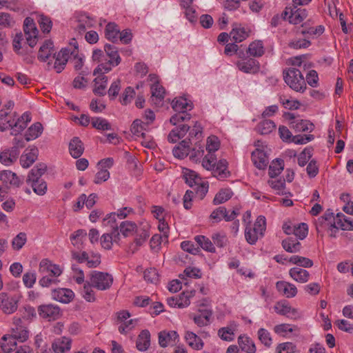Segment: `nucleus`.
Here are the masks:
<instances>
[{
  "instance_id": "1",
  "label": "nucleus",
  "mask_w": 353,
  "mask_h": 353,
  "mask_svg": "<svg viewBox=\"0 0 353 353\" xmlns=\"http://www.w3.org/2000/svg\"><path fill=\"white\" fill-rule=\"evenodd\" d=\"M14 327L12 328L11 334L3 336L1 347L4 352H10L17 349V341L23 343L29 338V332L23 323L22 319L14 318Z\"/></svg>"
},
{
  "instance_id": "2",
  "label": "nucleus",
  "mask_w": 353,
  "mask_h": 353,
  "mask_svg": "<svg viewBox=\"0 0 353 353\" xmlns=\"http://www.w3.org/2000/svg\"><path fill=\"white\" fill-rule=\"evenodd\" d=\"M46 168L43 163L37 165L30 170L26 179V183L32 186L33 191L38 195H44L47 191L46 182L41 179Z\"/></svg>"
},
{
  "instance_id": "3",
  "label": "nucleus",
  "mask_w": 353,
  "mask_h": 353,
  "mask_svg": "<svg viewBox=\"0 0 353 353\" xmlns=\"http://www.w3.org/2000/svg\"><path fill=\"white\" fill-rule=\"evenodd\" d=\"M104 50L106 56L109 57V60L105 63L99 64L94 70L93 74H103L110 72L112 67L118 65L121 61L119 54L117 48L114 45L105 44L104 46Z\"/></svg>"
},
{
  "instance_id": "4",
  "label": "nucleus",
  "mask_w": 353,
  "mask_h": 353,
  "mask_svg": "<svg viewBox=\"0 0 353 353\" xmlns=\"http://www.w3.org/2000/svg\"><path fill=\"white\" fill-rule=\"evenodd\" d=\"M285 82L296 92H303L306 89V83L303 76L299 69L289 68L283 70Z\"/></svg>"
},
{
  "instance_id": "5",
  "label": "nucleus",
  "mask_w": 353,
  "mask_h": 353,
  "mask_svg": "<svg viewBox=\"0 0 353 353\" xmlns=\"http://www.w3.org/2000/svg\"><path fill=\"white\" fill-rule=\"evenodd\" d=\"M112 282V276L108 273L92 271L90 274V283L97 290H106L111 287Z\"/></svg>"
},
{
  "instance_id": "6",
  "label": "nucleus",
  "mask_w": 353,
  "mask_h": 353,
  "mask_svg": "<svg viewBox=\"0 0 353 353\" xmlns=\"http://www.w3.org/2000/svg\"><path fill=\"white\" fill-rule=\"evenodd\" d=\"M314 21L311 19L307 20L297 28L296 33L305 37L307 39H314L321 36L325 30L324 26L319 25L313 26Z\"/></svg>"
},
{
  "instance_id": "7",
  "label": "nucleus",
  "mask_w": 353,
  "mask_h": 353,
  "mask_svg": "<svg viewBox=\"0 0 353 353\" xmlns=\"http://www.w3.org/2000/svg\"><path fill=\"white\" fill-rule=\"evenodd\" d=\"M279 134L283 141L293 142L296 144H305L314 139L313 135H296L292 136L289 129L283 125L279 126Z\"/></svg>"
},
{
  "instance_id": "8",
  "label": "nucleus",
  "mask_w": 353,
  "mask_h": 353,
  "mask_svg": "<svg viewBox=\"0 0 353 353\" xmlns=\"http://www.w3.org/2000/svg\"><path fill=\"white\" fill-rule=\"evenodd\" d=\"M24 36L26 43L33 48L37 42L38 30L32 19L27 17L23 23Z\"/></svg>"
},
{
  "instance_id": "9",
  "label": "nucleus",
  "mask_w": 353,
  "mask_h": 353,
  "mask_svg": "<svg viewBox=\"0 0 353 353\" xmlns=\"http://www.w3.org/2000/svg\"><path fill=\"white\" fill-rule=\"evenodd\" d=\"M18 299L6 292L0 293V310L6 314L14 313L18 307Z\"/></svg>"
},
{
  "instance_id": "10",
  "label": "nucleus",
  "mask_w": 353,
  "mask_h": 353,
  "mask_svg": "<svg viewBox=\"0 0 353 353\" xmlns=\"http://www.w3.org/2000/svg\"><path fill=\"white\" fill-rule=\"evenodd\" d=\"M0 180L7 187L17 188L23 183V179L10 170L0 172Z\"/></svg>"
},
{
  "instance_id": "11",
  "label": "nucleus",
  "mask_w": 353,
  "mask_h": 353,
  "mask_svg": "<svg viewBox=\"0 0 353 353\" xmlns=\"http://www.w3.org/2000/svg\"><path fill=\"white\" fill-rule=\"evenodd\" d=\"M39 314L49 320L57 319L61 316V310L57 305L52 304L41 305L38 308Z\"/></svg>"
},
{
  "instance_id": "12",
  "label": "nucleus",
  "mask_w": 353,
  "mask_h": 353,
  "mask_svg": "<svg viewBox=\"0 0 353 353\" xmlns=\"http://www.w3.org/2000/svg\"><path fill=\"white\" fill-rule=\"evenodd\" d=\"M49 272H51L52 276H59L62 273V270L59 265L52 263L47 259H42L39 267V274L41 275H48Z\"/></svg>"
},
{
  "instance_id": "13",
  "label": "nucleus",
  "mask_w": 353,
  "mask_h": 353,
  "mask_svg": "<svg viewBox=\"0 0 353 353\" xmlns=\"http://www.w3.org/2000/svg\"><path fill=\"white\" fill-rule=\"evenodd\" d=\"M133 212L131 208L125 207L118 210V212L110 213L103 219V223L104 225L110 224L112 228H118L117 224L115 223L116 218L118 217L121 219H125L127 216Z\"/></svg>"
},
{
  "instance_id": "14",
  "label": "nucleus",
  "mask_w": 353,
  "mask_h": 353,
  "mask_svg": "<svg viewBox=\"0 0 353 353\" xmlns=\"http://www.w3.org/2000/svg\"><path fill=\"white\" fill-rule=\"evenodd\" d=\"M159 343L161 347L174 345L179 341V334L176 331H161L159 333Z\"/></svg>"
},
{
  "instance_id": "15",
  "label": "nucleus",
  "mask_w": 353,
  "mask_h": 353,
  "mask_svg": "<svg viewBox=\"0 0 353 353\" xmlns=\"http://www.w3.org/2000/svg\"><path fill=\"white\" fill-rule=\"evenodd\" d=\"M236 65L239 70L245 73L255 74L260 68L259 61L252 58L241 59L237 61Z\"/></svg>"
},
{
  "instance_id": "16",
  "label": "nucleus",
  "mask_w": 353,
  "mask_h": 353,
  "mask_svg": "<svg viewBox=\"0 0 353 353\" xmlns=\"http://www.w3.org/2000/svg\"><path fill=\"white\" fill-rule=\"evenodd\" d=\"M286 116L288 119L292 121L290 122L291 128L296 132L312 131L314 125L308 121L303 119L295 120V117L292 113H288Z\"/></svg>"
},
{
  "instance_id": "17",
  "label": "nucleus",
  "mask_w": 353,
  "mask_h": 353,
  "mask_svg": "<svg viewBox=\"0 0 353 353\" xmlns=\"http://www.w3.org/2000/svg\"><path fill=\"white\" fill-rule=\"evenodd\" d=\"M136 238L134 239V243L132 244L130 246V250H132V253H134L135 251L138 249V248L142 245L144 242L147 240V239L150 236V233L148 231V225H144L143 227H137L136 231Z\"/></svg>"
},
{
  "instance_id": "18",
  "label": "nucleus",
  "mask_w": 353,
  "mask_h": 353,
  "mask_svg": "<svg viewBox=\"0 0 353 353\" xmlns=\"http://www.w3.org/2000/svg\"><path fill=\"white\" fill-rule=\"evenodd\" d=\"M239 213V209H234L232 211L231 214H228L225 208L219 207L212 212L210 218L216 221H220L222 218L226 221H230L234 220Z\"/></svg>"
},
{
  "instance_id": "19",
  "label": "nucleus",
  "mask_w": 353,
  "mask_h": 353,
  "mask_svg": "<svg viewBox=\"0 0 353 353\" xmlns=\"http://www.w3.org/2000/svg\"><path fill=\"white\" fill-rule=\"evenodd\" d=\"M288 12L289 22L294 25L302 23L307 17V11L305 8H297L292 6V8H288Z\"/></svg>"
},
{
  "instance_id": "20",
  "label": "nucleus",
  "mask_w": 353,
  "mask_h": 353,
  "mask_svg": "<svg viewBox=\"0 0 353 353\" xmlns=\"http://www.w3.org/2000/svg\"><path fill=\"white\" fill-rule=\"evenodd\" d=\"M52 296L57 301L68 303L73 300L74 294L68 288H58L52 290Z\"/></svg>"
},
{
  "instance_id": "21",
  "label": "nucleus",
  "mask_w": 353,
  "mask_h": 353,
  "mask_svg": "<svg viewBox=\"0 0 353 353\" xmlns=\"http://www.w3.org/2000/svg\"><path fill=\"white\" fill-rule=\"evenodd\" d=\"M330 228L334 229H341L343 230H353V225L351 221L345 218L342 213H338L332 222H330Z\"/></svg>"
},
{
  "instance_id": "22",
  "label": "nucleus",
  "mask_w": 353,
  "mask_h": 353,
  "mask_svg": "<svg viewBox=\"0 0 353 353\" xmlns=\"http://www.w3.org/2000/svg\"><path fill=\"white\" fill-rule=\"evenodd\" d=\"M38 149L37 148H27L21 156L20 163L23 168H29L37 159Z\"/></svg>"
},
{
  "instance_id": "23",
  "label": "nucleus",
  "mask_w": 353,
  "mask_h": 353,
  "mask_svg": "<svg viewBox=\"0 0 353 353\" xmlns=\"http://www.w3.org/2000/svg\"><path fill=\"white\" fill-rule=\"evenodd\" d=\"M151 101L157 106L160 107L163 105L165 97V90L159 83H153L150 88Z\"/></svg>"
},
{
  "instance_id": "24",
  "label": "nucleus",
  "mask_w": 353,
  "mask_h": 353,
  "mask_svg": "<svg viewBox=\"0 0 353 353\" xmlns=\"http://www.w3.org/2000/svg\"><path fill=\"white\" fill-rule=\"evenodd\" d=\"M72 340L63 336L56 339L52 344V348L55 353H65L71 349Z\"/></svg>"
},
{
  "instance_id": "25",
  "label": "nucleus",
  "mask_w": 353,
  "mask_h": 353,
  "mask_svg": "<svg viewBox=\"0 0 353 353\" xmlns=\"http://www.w3.org/2000/svg\"><path fill=\"white\" fill-rule=\"evenodd\" d=\"M276 290L287 298H292L297 294L296 286L284 281H280L276 283Z\"/></svg>"
},
{
  "instance_id": "26",
  "label": "nucleus",
  "mask_w": 353,
  "mask_h": 353,
  "mask_svg": "<svg viewBox=\"0 0 353 353\" xmlns=\"http://www.w3.org/2000/svg\"><path fill=\"white\" fill-rule=\"evenodd\" d=\"M30 121L31 117L28 112L23 113L16 122L11 120V123H12V126L10 127L12 129L11 134L16 136L20 133L26 128L27 123Z\"/></svg>"
},
{
  "instance_id": "27",
  "label": "nucleus",
  "mask_w": 353,
  "mask_h": 353,
  "mask_svg": "<svg viewBox=\"0 0 353 353\" xmlns=\"http://www.w3.org/2000/svg\"><path fill=\"white\" fill-rule=\"evenodd\" d=\"M192 144L191 139L182 141L179 145L174 148L173 155L179 159H183L190 154V145Z\"/></svg>"
},
{
  "instance_id": "28",
  "label": "nucleus",
  "mask_w": 353,
  "mask_h": 353,
  "mask_svg": "<svg viewBox=\"0 0 353 353\" xmlns=\"http://www.w3.org/2000/svg\"><path fill=\"white\" fill-rule=\"evenodd\" d=\"M252 160L254 165L260 170L265 169L268 164V160L265 153L259 149H256L255 151L252 152Z\"/></svg>"
},
{
  "instance_id": "29",
  "label": "nucleus",
  "mask_w": 353,
  "mask_h": 353,
  "mask_svg": "<svg viewBox=\"0 0 353 353\" xmlns=\"http://www.w3.org/2000/svg\"><path fill=\"white\" fill-rule=\"evenodd\" d=\"M275 312L290 318H296L298 312L295 308H292L288 304L283 302H277L274 307Z\"/></svg>"
},
{
  "instance_id": "30",
  "label": "nucleus",
  "mask_w": 353,
  "mask_h": 353,
  "mask_svg": "<svg viewBox=\"0 0 353 353\" xmlns=\"http://www.w3.org/2000/svg\"><path fill=\"white\" fill-rule=\"evenodd\" d=\"M19 151L15 148L6 150L0 153V162L6 165H10L17 161Z\"/></svg>"
},
{
  "instance_id": "31",
  "label": "nucleus",
  "mask_w": 353,
  "mask_h": 353,
  "mask_svg": "<svg viewBox=\"0 0 353 353\" xmlns=\"http://www.w3.org/2000/svg\"><path fill=\"white\" fill-rule=\"evenodd\" d=\"M230 36L235 42H241L249 37V30H247L241 25L234 24Z\"/></svg>"
},
{
  "instance_id": "32",
  "label": "nucleus",
  "mask_w": 353,
  "mask_h": 353,
  "mask_svg": "<svg viewBox=\"0 0 353 353\" xmlns=\"http://www.w3.org/2000/svg\"><path fill=\"white\" fill-rule=\"evenodd\" d=\"M69 151L71 156L75 159L81 156L84 146L79 137H74L69 143Z\"/></svg>"
},
{
  "instance_id": "33",
  "label": "nucleus",
  "mask_w": 353,
  "mask_h": 353,
  "mask_svg": "<svg viewBox=\"0 0 353 353\" xmlns=\"http://www.w3.org/2000/svg\"><path fill=\"white\" fill-rule=\"evenodd\" d=\"M289 274L294 281L299 283H306L310 279L308 271L298 267L291 268Z\"/></svg>"
},
{
  "instance_id": "34",
  "label": "nucleus",
  "mask_w": 353,
  "mask_h": 353,
  "mask_svg": "<svg viewBox=\"0 0 353 353\" xmlns=\"http://www.w3.org/2000/svg\"><path fill=\"white\" fill-rule=\"evenodd\" d=\"M185 340L188 345L194 350H199L203 347L201 339L192 332L188 331L185 332Z\"/></svg>"
},
{
  "instance_id": "35",
  "label": "nucleus",
  "mask_w": 353,
  "mask_h": 353,
  "mask_svg": "<svg viewBox=\"0 0 353 353\" xmlns=\"http://www.w3.org/2000/svg\"><path fill=\"white\" fill-rule=\"evenodd\" d=\"M172 107L176 112L190 110L193 105L191 101L184 97L175 98L172 102Z\"/></svg>"
},
{
  "instance_id": "36",
  "label": "nucleus",
  "mask_w": 353,
  "mask_h": 353,
  "mask_svg": "<svg viewBox=\"0 0 353 353\" xmlns=\"http://www.w3.org/2000/svg\"><path fill=\"white\" fill-rule=\"evenodd\" d=\"M283 248L288 252L296 253L301 250L300 242L294 237H288L282 241Z\"/></svg>"
},
{
  "instance_id": "37",
  "label": "nucleus",
  "mask_w": 353,
  "mask_h": 353,
  "mask_svg": "<svg viewBox=\"0 0 353 353\" xmlns=\"http://www.w3.org/2000/svg\"><path fill=\"white\" fill-rule=\"evenodd\" d=\"M150 345V334L148 330L141 331L137 340V347L140 351H145Z\"/></svg>"
},
{
  "instance_id": "38",
  "label": "nucleus",
  "mask_w": 353,
  "mask_h": 353,
  "mask_svg": "<svg viewBox=\"0 0 353 353\" xmlns=\"http://www.w3.org/2000/svg\"><path fill=\"white\" fill-rule=\"evenodd\" d=\"M108 82L107 77L104 75H100L94 79V88L93 92L95 94L99 96H103L105 94V89Z\"/></svg>"
},
{
  "instance_id": "39",
  "label": "nucleus",
  "mask_w": 353,
  "mask_h": 353,
  "mask_svg": "<svg viewBox=\"0 0 353 353\" xmlns=\"http://www.w3.org/2000/svg\"><path fill=\"white\" fill-rule=\"evenodd\" d=\"M43 130L41 123L37 122L32 124L26 132L25 140L29 141L37 139L41 134Z\"/></svg>"
},
{
  "instance_id": "40",
  "label": "nucleus",
  "mask_w": 353,
  "mask_h": 353,
  "mask_svg": "<svg viewBox=\"0 0 353 353\" xmlns=\"http://www.w3.org/2000/svg\"><path fill=\"white\" fill-rule=\"evenodd\" d=\"M53 52V43L50 40H47L40 47L38 59L41 61H46Z\"/></svg>"
},
{
  "instance_id": "41",
  "label": "nucleus",
  "mask_w": 353,
  "mask_h": 353,
  "mask_svg": "<svg viewBox=\"0 0 353 353\" xmlns=\"http://www.w3.org/2000/svg\"><path fill=\"white\" fill-rule=\"evenodd\" d=\"M238 343L241 349L247 353H255L256 346L254 342L246 336H240Z\"/></svg>"
},
{
  "instance_id": "42",
  "label": "nucleus",
  "mask_w": 353,
  "mask_h": 353,
  "mask_svg": "<svg viewBox=\"0 0 353 353\" xmlns=\"http://www.w3.org/2000/svg\"><path fill=\"white\" fill-rule=\"evenodd\" d=\"M115 230L111 234H103L101 238V243L103 248L106 250H110L112 245V241H117L118 236L119 233L117 231V228H114Z\"/></svg>"
},
{
  "instance_id": "43",
  "label": "nucleus",
  "mask_w": 353,
  "mask_h": 353,
  "mask_svg": "<svg viewBox=\"0 0 353 353\" xmlns=\"http://www.w3.org/2000/svg\"><path fill=\"white\" fill-rule=\"evenodd\" d=\"M228 162L225 159L220 160L216 163L215 168L213 170V175L219 179H223L228 176L229 172H227Z\"/></svg>"
},
{
  "instance_id": "44",
  "label": "nucleus",
  "mask_w": 353,
  "mask_h": 353,
  "mask_svg": "<svg viewBox=\"0 0 353 353\" xmlns=\"http://www.w3.org/2000/svg\"><path fill=\"white\" fill-rule=\"evenodd\" d=\"M247 52L252 57H259L264 54V48L261 41L252 42L248 48Z\"/></svg>"
},
{
  "instance_id": "45",
  "label": "nucleus",
  "mask_w": 353,
  "mask_h": 353,
  "mask_svg": "<svg viewBox=\"0 0 353 353\" xmlns=\"http://www.w3.org/2000/svg\"><path fill=\"white\" fill-rule=\"evenodd\" d=\"M197 244L204 250L210 252H215V248L212 241L205 236L198 235L194 237Z\"/></svg>"
},
{
  "instance_id": "46",
  "label": "nucleus",
  "mask_w": 353,
  "mask_h": 353,
  "mask_svg": "<svg viewBox=\"0 0 353 353\" xmlns=\"http://www.w3.org/2000/svg\"><path fill=\"white\" fill-rule=\"evenodd\" d=\"M119 29L114 23H109L105 27V37L112 41L116 42L119 39Z\"/></svg>"
},
{
  "instance_id": "47",
  "label": "nucleus",
  "mask_w": 353,
  "mask_h": 353,
  "mask_svg": "<svg viewBox=\"0 0 353 353\" xmlns=\"http://www.w3.org/2000/svg\"><path fill=\"white\" fill-rule=\"evenodd\" d=\"M183 178L185 183H188L191 188H193L195 185H197L201 179L199 177L197 174L192 170L185 169L183 172Z\"/></svg>"
},
{
  "instance_id": "48",
  "label": "nucleus",
  "mask_w": 353,
  "mask_h": 353,
  "mask_svg": "<svg viewBox=\"0 0 353 353\" xmlns=\"http://www.w3.org/2000/svg\"><path fill=\"white\" fill-rule=\"evenodd\" d=\"M195 294V290L183 292L180 295L176 296L178 301V307L183 308L188 307L190 304V298Z\"/></svg>"
},
{
  "instance_id": "49",
  "label": "nucleus",
  "mask_w": 353,
  "mask_h": 353,
  "mask_svg": "<svg viewBox=\"0 0 353 353\" xmlns=\"http://www.w3.org/2000/svg\"><path fill=\"white\" fill-rule=\"evenodd\" d=\"M212 316V312L205 310L201 312V314L195 315L193 317L194 322L199 327L207 325L210 322V318Z\"/></svg>"
},
{
  "instance_id": "50",
  "label": "nucleus",
  "mask_w": 353,
  "mask_h": 353,
  "mask_svg": "<svg viewBox=\"0 0 353 353\" xmlns=\"http://www.w3.org/2000/svg\"><path fill=\"white\" fill-rule=\"evenodd\" d=\"M137 228V225L132 221H123L119 225L121 233L125 237L134 234Z\"/></svg>"
},
{
  "instance_id": "51",
  "label": "nucleus",
  "mask_w": 353,
  "mask_h": 353,
  "mask_svg": "<svg viewBox=\"0 0 353 353\" xmlns=\"http://www.w3.org/2000/svg\"><path fill=\"white\" fill-rule=\"evenodd\" d=\"M276 128V125L272 120H263L257 125V130L261 134H268L272 132Z\"/></svg>"
},
{
  "instance_id": "52",
  "label": "nucleus",
  "mask_w": 353,
  "mask_h": 353,
  "mask_svg": "<svg viewBox=\"0 0 353 353\" xmlns=\"http://www.w3.org/2000/svg\"><path fill=\"white\" fill-rule=\"evenodd\" d=\"M288 261L305 268H311L313 265V261L311 259L297 255L291 256Z\"/></svg>"
},
{
  "instance_id": "53",
  "label": "nucleus",
  "mask_w": 353,
  "mask_h": 353,
  "mask_svg": "<svg viewBox=\"0 0 353 353\" xmlns=\"http://www.w3.org/2000/svg\"><path fill=\"white\" fill-rule=\"evenodd\" d=\"M232 196V192L229 189L221 190L214 196L213 203L219 205L228 201Z\"/></svg>"
},
{
  "instance_id": "54",
  "label": "nucleus",
  "mask_w": 353,
  "mask_h": 353,
  "mask_svg": "<svg viewBox=\"0 0 353 353\" xmlns=\"http://www.w3.org/2000/svg\"><path fill=\"white\" fill-rule=\"evenodd\" d=\"M93 128L100 130H111L110 123L105 119L101 117H94L91 121Z\"/></svg>"
},
{
  "instance_id": "55",
  "label": "nucleus",
  "mask_w": 353,
  "mask_h": 353,
  "mask_svg": "<svg viewBox=\"0 0 353 353\" xmlns=\"http://www.w3.org/2000/svg\"><path fill=\"white\" fill-rule=\"evenodd\" d=\"M199 141L194 142V147L192 149L190 148V154L188 156L193 161H197L200 159L204 154L203 147L201 144H198Z\"/></svg>"
},
{
  "instance_id": "56",
  "label": "nucleus",
  "mask_w": 353,
  "mask_h": 353,
  "mask_svg": "<svg viewBox=\"0 0 353 353\" xmlns=\"http://www.w3.org/2000/svg\"><path fill=\"white\" fill-rule=\"evenodd\" d=\"M92 25L93 21L89 17L82 15L78 20V24L76 26V29L80 34H81L85 32L87 28H90Z\"/></svg>"
},
{
  "instance_id": "57",
  "label": "nucleus",
  "mask_w": 353,
  "mask_h": 353,
  "mask_svg": "<svg viewBox=\"0 0 353 353\" xmlns=\"http://www.w3.org/2000/svg\"><path fill=\"white\" fill-rule=\"evenodd\" d=\"M284 164L282 160H276L273 161L269 167V176L271 178L277 176L283 170Z\"/></svg>"
},
{
  "instance_id": "58",
  "label": "nucleus",
  "mask_w": 353,
  "mask_h": 353,
  "mask_svg": "<svg viewBox=\"0 0 353 353\" xmlns=\"http://www.w3.org/2000/svg\"><path fill=\"white\" fill-rule=\"evenodd\" d=\"M143 276L147 282L157 284L159 281V275L155 268H150L146 269L144 272Z\"/></svg>"
},
{
  "instance_id": "59",
  "label": "nucleus",
  "mask_w": 353,
  "mask_h": 353,
  "mask_svg": "<svg viewBox=\"0 0 353 353\" xmlns=\"http://www.w3.org/2000/svg\"><path fill=\"white\" fill-rule=\"evenodd\" d=\"M26 241V234L25 232H20L13 239L12 246L14 250H19L23 248Z\"/></svg>"
},
{
  "instance_id": "60",
  "label": "nucleus",
  "mask_w": 353,
  "mask_h": 353,
  "mask_svg": "<svg viewBox=\"0 0 353 353\" xmlns=\"http://www.w3.org/2000/svg\"><path fill=\"white\" fill-rule=\"evenodd\" d=\"M245 236L246 241L250 244H254L258 239L261 237L259 234L256 233V232L249 225H247L245 228Z\"/></svg>"
},
{
  "instance_id": "61",
  "label": "nucleus",
  "mask_w": 353,
  "mask_h": 353,
  "mask_svg": "<svg viewBox=\"0 0 353 353\" xmlns=\"http://www.w3.org/2000/svg\"><path fill=\"white\" fill-rule=\"evenodd\" d=\"M145 124L141 121V120L137 119L134 121L131 126V132L138 137L141 136L144 137L145 133L143 130H145Z\"/></svg>"
},
{
  "instance_id": "62",
  "label": "nucleus",
  "mask_w": 353,
  "mask_h": 353,
  "mask_svg": "<svg viewBox=\"0 0 353 353\" xmlns=\"http://www.w3.org/2000/svg\"><path fill=\"white\" fill-rule=\"evenodd\" d=\"M190 118H191V117H190V114H188L186 111H182V112H179L178 113L173 115L170 118V122L172 125H175L179 123L180 122L189 121L190 119Z\"/></svg>"
},
{
  "instance_id": "63",
  "label": "nucleus",
  "mask_w": 353,
  "mask_h": 353,
  "mask_svg": "<svg viewBox=\"0 0 353 353\" xmlns=\"http://www.w3.org/2000/svg\"><path fill=\"white\" fill-rule=\"evenodd\" d=\"M219 145V141L216 136H210L208 138L206 150H208V154H212V152L218 150Z\"/></svg>"
},
{
  "instance_id": "64",
  "label": "nucleus",
  "mask_w": 353,
  "mask_h": 353,
  "mask_svg": "<svg viewBox=\"0 0 353 353\" xmlns=\"http://www.w3.org/2000/svg\"><path fill=\"white\" fill-rule=\"evenodd\" d=\"M296 346L291 342L280 343L277 345L276 351L277 353H294Z\"/></svg>"
}]
</instances>
